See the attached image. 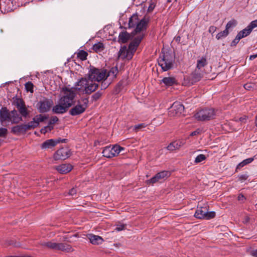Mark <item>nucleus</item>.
Masks as SVG:
<instances>
[{"label": "nucleus", "mask_w": 257, "mask_h": 257, "mask_svg": "<svg viewBox=\"0 0 257 257\" xmlns=\"http://www.w3.org/2000/svg\"><path fill=\"white\" fill-rule=\"evenodd\" d=\"M254 160V158H249L246 159L244 160L243 161L240 162L236 167V169H240L246 165H247L250 163H251Z\"/></svg>", "instance_id": "obj_29"}, {"label": "nucleus", "mask_w": 257, "mask_h": 257, "mask_svg": "<svg viewBox=\"0 0 257 257\" xmlns=\"http://www.w3.org/2000/svg\"><path fill=\"white\" fill-rule=\"evenodd\" d=\"M53 128V126L48 125L41 130V133L45 134L47 132H50Z\"/></svg>", "instance_id": "obj_40"}, {"label": "nucleus", "mask_w": 257, "mask_h": 257, "mask_svg": "<svg viewBox=\"0 0 257 257\" xmlns=\"http://www.w3.org/2000/svg\"><path fill=\"white\" fill-rule=\"evenodd\" d=\"M41 245L44 248L56 250L67 252L72 251V248L70 245L63 243H57L53 240L43 242L41 243Z\"/></svg>", "instance_id": "obj_5"}, {"label": "nucleus", "mask_w": 257, "mask_h": 257, "mask_svg": "<svg viewBox=\"0 0 257 257\" xmlns=\"http://www.w3.org/2000/svg\"><path fill=\"white\" fill-rule=\"evenodd\" d=\"M27 131L25 124L17 125L12 128L11 132L15 135L25 133Z\"/></svg>", "instance_id": "obj_21"}, {"label": "nucleus", "mask_w": 257, "mask_h": 257, "mask_svg": "<svg viewBox=\"0 0 257 257\" xmlns=\"http://www.w3.org/2000/svg\"><path fill=\"white\" fill-rule=\"evenodd\" d=\"M27 131L33 129L37 127L39 125L38 122L35 120L34 118L33 120L28 123V124H25Z\"/></svg>", "instance_id": "obj_28"}, {"label": "nucleus", "mask_w": 257, "mask_h": 257, "mask_svg": "<svg viewBox=\"0 0 257 257\" xmlns=\"http://www.w3.org/2000/svg\"><path fill=\"white\" fill-rule=\"evenodd\" d=\"M236 24L237 22L235 20H231L226 24L225 29L229 32V30L235 27Z\"/></svg>", "instance_id": "obj_33"}, {"label": "nucleus", "mask_w": 257, "mask_h": 257, "mask_svg": "<svg viewBox=\"0 0 257 257\" xmlns=\"http://www.w3.org/2000/svg\"><path fill=\"white\" fill-rule=\"evenodd\" d=\"M89 100L87 98H81L78 100L76 104L72 107L69 113L73 116L83 113L88 106Z\"/></svg>", "instance_id": "obj_6"}, {"label": "nucleus", "mask_w": 257, "mask_h": 257, "mask_svg": "<svg viewBox=\"0 0 257 257\" xmlns=\"http://www.w3.org/2000/svg\"><path fill=\"white\" fill-rule=\"evenodd\" d=\"M143 38V35L138 36L130 44L127 49L125 47L120 49L119 56L127 59H132Z\"/></svg>", "instance_id": "obj_2"}, {"label": "nucleus", "mask_w": 257, "mask_h": 257, "mask_svg": "<svg viewBox=\"0 0 257 257\" xmlns=\"http://www.w3.org/2000/svg\"><path fill=\"white\" fill-rule=\"evenodd\" d=\"M124 148L119 145H115L112 147H105L102 152L103 156L107 158H112L118 155Z\"/></svg>", "instance_id": "obj_9"}, {"label": "nucleus", "mask_w": 257, "mask_h": 257, "mask_svg": "<svg viewBox=\"0 0 257 257\" xmlns=\"http://www.w3.org/2000/svg\"><path fill=\"white\" fill-rule=\"evenodd\" d=\"M215 115L214 109L209 108L200 110L196 113L195 116L199 120H207L214 118Z\"/></svg>", "instance_id": "obj_11"}, {"label": "nucleus", "mask_w": 257, "mask_h": 257, "mask_svg": "<svg viewBox=\"0 0 257 257\" xmlns=\"http://www.w3.org/2000/svg\"><path fill=\"white\" fill-rule=\"evenodd\" d=\"M11 112L6 108H2L0 110V121L2 123L10 122Z\"/></svg>", "instance_id": "obj_18"}, {"label": "nucleus", "mask_w": 257, "mask_h": 257, "mask_svg": "<svg viewBox=\"0 0 257 257\" xmlns=\"http://www.w3.org/2000/svg\"><path fill=\"white\" fill-rule=\"evenodd\" d=\"M148 21L145 19H143L139 21L138 15H134L130 19L128 25L130 27H134L136 26L135 30V33H142L141 35H143V33L147 26ZM140 36V35H139Z\"/></svg>", "instance_id": "obj_4"}, {"label": "nucleus", "mask_w": 257, "mask_h": 257, "mask_svg": "<svg viewBox=\"0 0 257 257\" xmlns=\"http://www.w3.org/2000/svg\"><path fill=\"white\" fill-rule=\"evenodd\" d=\"M35 120L38 122V125L40 122L44 121L46 119L48 118V116L45 115L39 114L36 115L35 117Z\"/></svg>", "instance_id": "obj_34"}, {"label": "nucleus", "mask_w": 257, "mask_h": 257, "mask_svg": "<svg viewBox=\"0 0 257 257\" xmlns=\"http://www.w3.org/2000/svg\"><path fill=\"white\" fill-rule=\"evenodd\" d=\"M17 108L22 115L25 117L28 115V112L23 101L20 100L18 102Z\"/></svg>", "instance_id": "obj_23"}, {"label": "nucleus", "mask_w": 257, "mask_h": 257, "mask_svg": "<svg viewBox=\"0 0 257 257\" xmlns=\"http://www.w3.org/2000/svg\"><path fill=\"white\" fill-rule=\"evenodd\" d=\"M87 56L88 53L83 50H81L77 53V57L82 61L85 60Z\"/></svg>", "instance_id": "obj_32"}, {"label": "nucleus", "mask_w": 257, "mask_h": 257, "mask_svg": "<svg viewBox=\"0 0 257 257\" xmlns=\"http://www.w3.org/2000/svg\"><path fill=\"white\" fill-rule=\"evenodd\" d=\"M8 129L5 127H0V138H6L8 135Z\"/></svg>", "instance_id": "obj_39"}, {"label": "nucleus", "mask_w": 257, "mask_h": 257, "mask_svg": "<svg viewBox=\"0 0 257 257\" xmlns=\"http://www.w3.org/2000/svg\"><path fill=\"white\" fill-rule=\"evenodd\" d=\"M207 64V59L205 57H201L197 60L196 69L202 70V69Z\"/></svg>", "instance_id": "obj_24"}, {"label": "nucleus", "mask_w": 257, "mask_h": 257, "mask_svg": "<svg viewBox=\"0 0 257 257\" xmlns=\"http://www.w3.org/2000/svg\"><path fill=\"white\" fill-rule=\"evenodd\" d=\"M255 125L257 127V115H256V116L255 117Z\"/></svg>", "instance_id": "obj_59"}, {"label": "nucleus", "mask_w": 257, "mask_h": 257, "mask_svg": "<svg viewBox=\"0 0 257 257\" xmlns=\"http://www.w3.org/2000/svg\"><path fill=\"white\" fill-rule=\"evenodd\" d=\"M206 159V156L203 154H200L198 155L194 161L195 163L198 164L199 163H201L203 162V161L205 160Z\"/></svg>", "instance_id": "obj_37"}, {"label": "nucleus", "mask_w": 257, "mask_h": 257, "mask_svg": "<svg viewBox=\"0 0 257 257\" xmlns=\"http://www.w3.org/2000/svg\"><path fill=\"white\" fill-rule=\"evenodd\" d=\"M77 89L82 91L84 93L90 94L95 91L98 88V85L93 82L89 78H82L77 83Z\"/></svg>", "instance_id": "obj_3"}, {"label": "nucleus", "mask_w": 257, "mask_h": 257, "mask_svg": "<svg viewBox=\"0 0 257 257\" xmlns=\"http://www.w3.org/2000/svg\"><path fill=\"white\" fill-rule=\"evenodd\" d=\"M168 150L170 151H173L176 150H178L177 148H176V145H175L174 142H172L170 143L167 147Z\"/></svg>", "instance_id": "obj_44"}, {"label": "nucleus", "mask_w": 257, "mask_h": 257, "mask_svg": "<svg viewBox=\"0 0 257 257\" xmlns=\"http://www.w3.org/2000/svg\"><path fill=\"white\" fill-rule=\"evenodd\" d=\"M254 87V84L251 83H247L244 85V88L248 90H250L251 89L253 88Z\"/></svg>", "instance_id": "obj_47"}, {"label": "nucleus", "mask_w": 257, "mask_h": 257, "mask_svg": "<svg viewBox=\"0 0 257 257\" xmlns=\"http://www.w3.org/2000/svg\"><path fill=\"white\" fill-rule=\"evenodd\" d=\"M54 168L61 174H66L71 171L73 167L70 164H62L55 166Z\"/></svg>", "instance_id": "obj_17"}, {"label": "nucleus", "mask_w": 257, "mask_h": 257, "mask_svg": "<svg viewBox=\"0 0 257 257\" xmlns=\"http://www.w3.org/2000/svg\"><path fill=\"white\" fill-rule=\"evenodd\" d=\"M124 228H125V225L124 224L118 225L117 226V227H116V228L115 229V230H116V231H119L123 230L124 229Z\"/></svg>", "instance_id": "obj_49"}, {"label": "nucleus", "mask_w": 257, "mask_h": 257, "mask_svg": "<svg viewBox=\"0 0 257 257\" xmlns=\"http://www.w3.org/2000/svg\"><path fill=\"white\" fill-rule=\"evenodd\" d=\"M171 175L169 171H163L157 173L154 177L147 181V184H153L155 183L164 180L169 177Z\"/></svg>", "instance_id": "obj_14"}, {"label": "nucleus", "mask_w": 257, "mask_h": 257, "mask_svg": "<svg viewBox=\"0 0 257 257\" xmlns=\"http://www.w3.org/2000/svg\"><path fill=\"white\" fill-rule=\"evenodd\" d=\"M247 117L246 116H244L243 117H241L239 118V120L241 122H245L246 120Z\"/></svg>", "instance_id": "obj_55"}, {"label": "nucleus", "mask_w": 257, "mask_h": 257, "mask_svg": "<svg viewBox=\"0 0 257 257\" xmlns=\"http://www.w3.org/2000/svg\"><path fill=\"white\" fill-rule=\"evenodd\" d=\"M61 142L59 139L53 140L50 139L46 141L42 144V149H51L55 147L57 144Z\"/></svg>", "instance_id": "obj_20"}, {"label": "nucleus", "mask_w": 257, "mask_h": 257, "mask_svg": "<svg viewBox=\"0 0 257 257\" xmlns=\"http://www.w3.org/2000/svg\"><path fill=\"white\" fill-rule=\"evenodd\" d=\"M118 73V69L116 67H112L108 71H106V79L110 77V79H114L115 78Z\"/></svg>", "instance_id": "obj_25"}, {"label": "nucleus", "mask_w": 257, "mask_h": 257, "mask_svg": "<svg viewBox=\"0 0 257 257\" xmlns=\"http://www.w3.org/2000/svg\"><path fill=\"white\" fill-rule=\"evenodd\" d=\"M162 82L164 83L166 86H170L176 83L175 78L173 77H164L162 80Z\"/></svg>", "instance_id": "obj_26"}, {"label": "nucleus", "mask_w": 257, "mask_h": 257, "mask_svg": "<svg viewBox=\"0 0 257 257\" xmlns=\"http://www.w3.org/2000/svg\"><path fill=\"white\" fill-rule=\"evenodd\" d=\"M109 84V83L106 84L105 83L102 82L101 84V88L102 89H106L108 87Z\"/></svg>", "instance_id": "obj_56"}, {"label": "nucleus", "mask_w": 257, "mask_h": 257, "mask_svg": "<svg viewBox=\"0 0 257 257\" xmlns=\"http://www.w3.org/2000/svg\"><path fill=\"white\" fill-rule=\"evenodd\" d=\"M257 27V20L252 21L249 25L247 26V28L250 29L252 31V29Z\"/></svg>", "instance_id": "obj_45"}, {"label": "nucleus", "mask_w": 257, "mask_h": 257, "mask_svg": "<svg viewBox=\"0 0 257 257\" xmlns=\"http://www.w3.org/2000/svg\"><path fill=\"white\" fill-rule=\"evenodd\" d=\"M34 85L31 82H27L25 84V88L28 92H33Z\"/></svg>", "instance_id": "obj_38"}, {"label": "nucleus", "mask_w": 257, "mask_h": 257, "mask_svg": "<svg viewBox=\"0 0 257 257\" xmlns=\"http://www.w3.org/2000/svg\"><path fill=\"white\" fill-rule=\"evenodd\" d=\"M256 57H257V54H256V55H252L250 56L249 59L250 60H253V59H255Z\"/></svg>", "instance_id": "obj_58"}, {"label": "nucleus", "mask_w": 257, "mask_h": 257, "mask_svg": "<svg viewBox=\"0 0 257 257\" xmlns=\"http://www.w3.org/2000/svg\"><path fill=\"white\" fill-rule=\"evenodd\" d=\"M93 49L96 52H100L104 49V46L102 43L98 42L93 46Z\"/></svg>", "instance_id": "obj_31"}, {"label": "nucleus", "mask_w": 257, "mask_h": 257, "mask_svg": "<svg viewBox=\"0 0 257 257\" xmlns=\"http://www.w3.org/2000/svg\"><path fill=\"white\" fill-rule=\"evenodd\" d=\"M201 132V131L200 130V129H197L196 130V131L192 132L191 134H190V136H196V135H198L199 134H200Z\"/></svg>", "instance_id": "obj_51"}, {"label": "nucleus", "mask_w": 257, "mask_h": 257, "mask_svg": "<svg viewBox=\"0 0 257 257\" xmlns=\"http://www.w3.org/2000/svg\"><path fill=\"white\" fill-rule=\"evenodd\" d=\"M70 156V151L67 148H62L57 150L54 155L55 160H65Z\"/></svg>", "instance_id": "obj_15"}, {"label": "nucleus", "mask_w": 257, "mask_h": 257, "mask_svg": "<svg viewBox=\"0 0 257 257\" xmlns=\"http://www.w3.org/2000/svg\"><path fill=\"white\" fill-rule=\"evenodd\" d=\"M59 103L53 107L52 111L55 113L62 114L75 102L76 91L73 88H62Z\"/></svg>", "instance_id": "obj_1"}, {"label": "nucleus", "mask_w": 257, "mask_h": 257, "mask_svg": "<svg viewBox=\"0 0 257 257\" xmlns=\"http://www.w3.org/2000/svg\"><path fill=\"white\" fill-rule=\"evenodd\" d=\"M88 77L93 82H99L105 80L106 76V70L92 68L88 73Z\"/></svg>", "instance_id": "obj_8"}, {"label": "nucleus", "mask_w": 257, "mask_h": 257, "mask_svg": "<svg viewBox=\"0 0 257 257\" xmlns=\"http://www.w3.org/2000/svg\"><path fill=\"white\" fill-rule=\"evenodd\" d=\"M130 36L126 32H121L119 35V40L122 43H126L130 39Z\"/></svg>", "instance_id": "obj_27"}, {"label": "nucleus", "mask_w": 257, "mask_h": 257, "mask_svg": "<svg viewBox=\"0 0 257 257\" xmlns=\"http://www.w3.org/2000/svg\"><path fill=\"white\" fill-rule=\"evenodd\" d=\"M229 34V32L225 29L224 31L218 33L216 36L217 40L221 39L223 38L226 37Z\"/></svg>", "instance_id": "obj_35"}, {"label": "nucleus", "mask_w": 257, "mask_h": 257, "mask_svg": "<svg viewBox=\"0 0 257 257\" xmlns=\"http://www.w3.org/2000/svg\"><path fill=\"white\" fill-rule=\"evenodd\" d=\"M204 74L203 71L195 69L191 74L190 81L191 83H193L200 81L204 77Z\"/></svg>", "instance_id": "obj_16"}, {"label": "nucleus", "mask_w": 257, "mask_h": 257, "mask_svg": "<svg viewBox=\"0 0 257 257\" xmlns=\"http://www.w3.org/2000/svg\"><path fill=\"white\" fill-rule=\"evenodd\" d=\"M195 217L199 219H210L215 216L214 211L208 212L206 207H198L194 214Z\"/></svg>", "instance_id": "obj_10"}, {"label": "nucleus", "mask_w": 257, "mask_h": 257, "mask_svg": "<svg viewBox=\"0 0 257 257\" xmlns=\"http://www.w3.org/2000/svg\"><path fill=\"white\" fill-rule=\"evenodd\" d=\"M251 254L252 256L257 257V249L252 250Z\"/></svg>", "instance_id": "obj_57"}, {"label": "nucleus", "mask_w": 257, "mask_h": 257, "mask_svg": "<svg viewBox=\"0 0 257 257\" xmlns=\"http://www.w3.org/2000/svg\"><path fill=\"white\" fill-rule=\"evenodd\" d=\"M175 145H176V148L179 149L181 147L183 146L186 143V140L185 139H180L177 141L174 142Z\"/></svg>", "instance_id": "obj_36"}, {"label": "nucleus", "mask_w": 257, "mask_h": 257, "mask_svg": "<svg viewBox=\"0 0 257 257\" xmlns=\"http://www.w3.org/2000/svg\"><path fill=\"white\" fill-rule=\"evenodd\" d=\"M58 121V117L56 116H53L51 117V118H50L49 125H51L52 124H54Z\"/></svg>", "instance_id": "obj_48"}, {"label": "nucleus", "mask_w": 257, "mask_h": 257, "mask_svg": "<svg viewBox=\"0 0 257 257\" xmlns=\"http://www.w3.org/2000/svg\"><path fill=\"white\" fill-rule=\"evenodd\" d=\"M184 110V106L178 102H175L169 110V115L170 116H179Z\"/></svg>", "instance_id": "obj_12"}, {"label": "nucleus", "mask_w": 257, "mask_h": 257, "mask_svg": "<svg viewBox=\"0 0 257 257\" xmlns=\"http://www.w3.org/2000/svg\"><path fill=\"white\" fill-rule=\"evenodd\" d=\"M245 199L244 196L242 194H239L238 196V200L240 201H243Z\"/></svg>", "instance_id": "obj_54"}, {"label": "nucleus", "mask_w": 257, "mask_h": 257, "mask_svg": "<svg viewBox=\"0 0 257 257\" xmlns=\"http://www.w3.org/2000/svg\"><path fill=\"white\" fill-rule=\"evenodd\" d=\"M156 7V3L151 0L150 2L149 6L148 9V12H152Z\"/></svg>", "instance_id": "obj_42"}, {"label": "nucleus", "mask_w": 257, "mask_h": 257, "mask_svg": "<svg viewBox=\"0 0 257 257\" xmlns=\"http://www.w3.org/2000/svg\"><path fill=\"white\" fill-rule=\"evenodd\" d=\"M87 236L90 243L93 245H99L104 241L102 237L93 234H89Z\"/></svg>", "instance_id": "obj_19"}, {"label": "nucleus", "mask_w": 257, "mask_h": 257, "mask_svg": "<svg viewBox=\"0 0 257 257\" xmlns=\"http://www.w3.org/2000/svg\"><path fill=\"white\" fill-rule=\"evenodd\" d=\"M251 31L250 29L248 28L247 27L244 29L243 30L240 31L237 35L242 39L245 37H246L251 33Z\"/></svg>", "instance_id": "obj_30"}, {"label": "nucleus", "mask_w": 257, "mask_h": 257, "mask_svg": "<svg viewBox=\"0 0 257 257\" xmlns=\"http://www.w3.org/2000/svg\"><path fill=\"white\" fill-rule=\"evenodd\" d=\"M102 95V93L100 91H97L92 96V98L94 100L98 99Z\"/></svg>", "instance_id": "obj_46"}, {"label": "nucleus", "mask_w": 257, "mask_h": 257, "mask_svg": "<svg viewBox=\"0 0 257 257\" xmlns=\"http://www.w3.org/2000/svg\"><path fill=\"white\" fill-rule=\"evenodd\" d=\"M216 27L215 26H211L209 27V32L211 33H213L216 31Z\"/></svg>", "instance_id": "obj_53"}, {"label": "nucleus", "mask_w": 257, "mask_h": 257, "mask_svg": "<svg viewBox=\"0 0 257 257\" xmlns=\"http://www.w3.org/2000/svg\"><path fill=\"white\" fill-rule=\"evenodd\" d=\"M10 122L12 123H19L22 120V117L19 115L17 111L13 110L11 111Z\"/></svg>", "instance_id": "obj_22"}, {"label": "nucleus", "mask_w": 257, "mask_h": 257, "mask_svg": "<svg viewBox=\"0 0 257 257\" xmlns=\"http://www.w3.org/2000/svg\"><path fill=\"white\" fill-rule=\"evenodd\" d=\"M53 102L52 100L44 99L37 103V108L41 113L48 112L52 107Z\"/></svg>", "instance_id": "obj_13"}, {"label": "nucleus", "mask_w": 257, "mask_h": 257, "mask_svg": "<svg viewBox=\"0 0 257 257\" xmlns=\"http://www.w3.org/2000/svg\"><path fill=\"white\" fill-rule=\"evenodd\" d=\"M158 64L163 71H167L172 67L174 59L170 54L166 53L160 55L158 60Z\"/></svg>", "instance_id": "obj_7"}, {"label": "nucleus", "mask_w": 257, "mask_h": 257, "mask_svg": "<svg viewBox=\"0 0 257 257\" xmlns=\"http://www.w3.org/2000/svg\"><path fill=\"white\" fill-rule=\"evenodd\" d=\"M241 39V38L240 37V36H239L238 35H237L235 38L231 43V46H235Z\"/></svg>", "instance_id": "obj_43"}, {"label": "nucleus", "mask_w": 257, "mask_h": 257, "mask_svg": "<svg viewBox=\"0 0 257 257\" xmlns=\"http://www.w3.org/2000/svg\"><path fill=\"white\" fill-rule=\"evenodd\" d=\"M147 126V124H146L145 123H140V124H137V125H135L134 126V130L136 131V132H138L139 131V130L143 128H145V127H146Z\"/></svg>", "instance_id": "obj_41"}, {"label": "nucleus", "mask_w": 257, "mask_h": 257, "mask_svg": "<svg viewBox=\"0 0 257 257\" xmlns=\"http://www.w3.org/2000/svg\"><path fill=\"white\" fill-rule=\"evenodd\" d=\"M248 176L246 175H242L239 176V180L243 181L247 179Z\"/></svg>", "instance_id": "obj_52"}, {"label": "nucleus", "mask_w": 257, "mask_h": 257, "mask_svg": "<svg viewBox=\"0 0 257 257\" xmlns=\"http://www.w3.org/2000/svg\"><path fill=\"white\" fill-rule=\"evenodd\" d=\"M77 193V189L75 188H72L69 192V194L71 196H74Z\"/></svg>", "instance_id": "obj_50"}]
</instances>
